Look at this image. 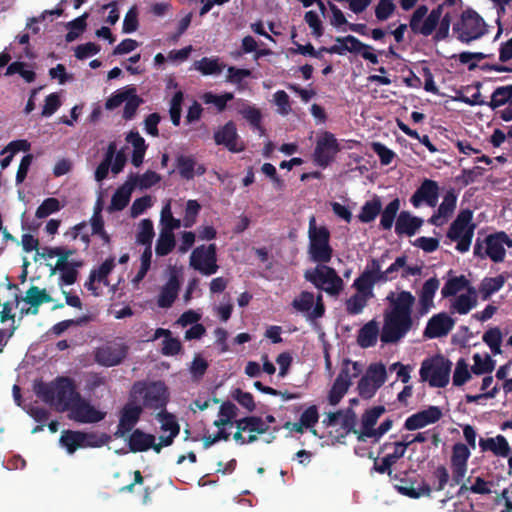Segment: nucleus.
I'll return each mask as SVG.
<instances>
[{"label": "nucleus", "instance_id": "f257e3e1", "mask_svg": "<svg viewBox=\"0 0 512 512\" xmlns=\"http://www.w3.org/2000/svg\"><path fill=\"white\" fill-rule=\"evenodd\" d=\"M389 307L384 313V323L381 332L376 321L365 324L359 331L358 343L363 348L372 347L378 337L383 344L396 343L412 328V308L415 297L409 291L391 292L387 296Z\"/></svg>", "mask_w": 512, "mask_h": 512}, {"label": "nucleus", "instance_id": "f03ea898", "mask_svg": "<svg viewBox=\"0 0 512 512\" xmlns=\"http://www.w3.org/2000/svg\"><path fill=\"white\" fill-rule=\"evenodd\" d=\"M34 392L44 402L61 411L69 410L70 418L80 423L101 421L105 414L97 410L76 392L73 382L68 378H58L51 383L38 382Z\"/></svg>", "mask_w": 512, "mask_h": 512}, {"label": "nucleus", "instance_id": "7ed1b4c3", "mask_svg": "<svg viewBox=\"0 0 512 512\" xmlns=\"http://www.w3.org/2000/svg\"><path fill=\"white\" fill-rule=\"evenodd\" d=\"M445 5H438L428 12L425 5L417 7L413 12L409 27L415 33L422 36H430L435 33L436 40H443L449 36L452 21V12L445 11Z\"/></svg>", "mask_w": 512, "mask_h": 512}, {"label": "nucleus", "instance_id": "20e7f679", "mask_svg": "<svg viewBox=\"0 0 512 512\" xmlns=\"http://www.w3.org/2000/svg\"><path fill=\"white\" fill-rule=\"evenodd\" d=\"M308 255L316 263H328L333 256L330 232L324 225H317L315 216L309 218Z\"/></svg>", "mask_w": 512, "mask_h": 512}, {"label": "nucleus", "instance_id": "39448f33", "mask_svg": "<svg viewBox=\"0 0 512 512\" xmlns=\"http://www.w3.org/2000/svg\"><path fill=\"white\" fill-rule=\"evenodd\" d=\"M131 396L134 400H141L143 407L151 410H165L169 399L166 385L161 381L137 382L133 385Z\"/></svg>", "mask_w": 512, "mask_h": 512}, {"label": "nucleus", "instance_id": "423d86ee", "mask_svg": "<svg viewBox=\"0 0 512 512\" xmlns=\"http://www.w3.org/2000/svg\"><path fill=\"white\" fill-rule=\"evenodd\" d=\"M452 30L457 40L469 44L487 33V25L478 13L467 10L454 22Z\"/></svg>", "mask_w": 512, "mask_h": 512}, {"label": "nucleus", "instance_id": "0eeeda50", "mask_svg": "<svg viewBox=\"0 0 512 512\" xmlns=\"http://www.w3.org/2000/svg\"><path fill=\"white\" fill-rule=\"evenodd\" d=\"M507 248H512V239L505 232H497L486 236L483 240L477 239L474 255L500 263L505 259Z\"/></svg>", "mask_w": 512, "mask_h": 512}, {"label": "nucleus", "instance_id": "6e6552de", "mask_svg": "<svg viewBox=\"0 0 512 512\" xmlns=\"http://www.w3.org/2000/svg\"><path fill=\"white\" fill-rule=\"evenodd\" d=\"M451 368L452 362L443 356L427 358L421 364L420 379L431 387L443 388L449 383Z\"/></svg>", "mask_w": 512, "mask_h": 512}, {"label": "nucleus", "instance_id": "1a4fd4ad", "mask_svg": "<svg viewBox=\"0 0 512 512\" xmlns=\"http://www.w3.org/2000/svg\"><path fill=\"white\" fill-rule=\"evenodd\" d=\"M472 218L473 214L470 210L461 211L447 232V237L457 243L456 250L460 253H465L470 249L475 230Z\"/></svg>", "mask_w": 512, "mask_h": 512}, {"label": "nucleus", "instance_id": "9d476101", "mask_svg": "<svg viewBox=\"0 0 512 512\" xmlns=\"http://www.w3.org/2000/svg\"><path fill=\"white\" fill-rule=\"evenodd\" d=\"M305 278L316 288L331 296H338L344 289V282L336 271L326 265H318L305 273Z\"/></svg>", "mask_w": 512, "mask_h": 512}, {"label": "nucleus", "instance_id": "9b49d317", "mask_svg": "<svg viewBox=\"0 0 512 512\" xmlns=\"http://www.w3.org/2000/svg\"><path fill=\"white\" fill-rule=\"evenodd\" d=\"M275 418L267 415L264 419L259 417H247L236 421L237 431L234 434V440L239 444L252 443L257 440L258 435L265 434L269 429V424L273 423Z\"/></svg>", "mask_w": 512, "mask_h": 512}, {"label": "nucleus", "instance_id": "f8f14e48", "mask_svg": "<svg viewBox=\"0 0 512 512\" xmlns=\"http://www.w3.org/2000/svg\"><path fill=\"white\" fill-rule=\"evenodd\" d=\"M387 380V369L384 364L372 363L358 382V393L364 399H371Z\"/></svg>", "mask_w": 512, "mask_h": 512}, {"label": "nucleus", "instance_id": "ddd939ff", "mask_svg": "<svg viewBox=\"0 0 512 512\" xmlns=\"http://www.w3.org/2000/svg\"><path fill=\"white\" fill-rule=\"evenodd\" d=\"M389 258L388 253H384L379 258L370 259L361 275L353 282V286H359L368 293H373L374 286L380 283H386L383 275V266Z\"/></svg>", "mask_w": 512, "mask_h": 512}, {"label": "nucleus", "instance_id": "4468645a", "mask_svg": "<svg viewBox=\"0 0 512 512\" xmlns=\"http://www.w3.org/2000/svg\"><path fill=\"white\" fill-rule=\"evenodd\" d=\"M190 266L202 275L210 276L218 271L216 245H200L190 255Z\"/></svg>", "mask_w": 512, "mask_h": 512}, {"label": "nucleus", "instance_id": "2eb2a0df", "mask_svg": "<svg viewBox=\"0 0 512 512\" xmlns=\"http://www.w3.org/2000/svg\"><path fill=\"white\" fill-rule=\"evenodd\" d=\"M295 312L303 315L308 321H314L324 315L325 307L322 301V295L317 297L313 293L303 291L297 295L292 303Z\"/></svg>", "mask_w": 512, "mask_h": 512}, {"label": "nucleus", "instance_id": "dca6fc26", "mask_svg": "<svg viewBox=\"0 0 512 512\" xmlns=\"http://www.w3.org/2000/svg\"><path fill=\"white\" fill-rule=\"evenodd\" d=\"M105 443V436H97L93 433L79 431H64L60 437L61 446L69 454H73L78 448L100 447Z\"/></svg>", "mask_w": 512, "mask_h": 512}, {"label": "nucleus", "instance_id": "f3484780", "mask_svg": "<svg viewBox=\"0 0 512 512\" xmlns=\"http://www.w3.org/2000/svg\"><path fill=\"white\" fill-rule=\"evenodd\" d=\"M339 150L335 136L328 131H322L317 136L314 161L318 166L326 167L334 160Z\"/></svg>", "mask_w": 512, "mask_h": 512}, {"label": "nucleus", "instance_id": "a211bd4d", "mask_svg": "<svg viewBox=\"0 0 512 512\" xmlns=\"http://www.w3.org/2000/svg\"><path fill=\"white\" fill-rule=\"evenodd\" d=\"M128 347L121 341L108 342L95 351V361L104 367H113L126 358Z\"/></svg>", "mask_w": 512, "mask_h": 512}, {"label": "nucleus", "instance_id": "6ab92c4d", "mask_svg": "<svg viewBox=\"0 0 512 512\" xmlns=\"http://www.w3.org/2000/svg\"><path fill=\"white\" fill-rule=\"evenodd\" d=\"M471 456V450L463 443H456L452 447L450 466L452 480L459 484L467 473V464Z\"/></svg>", "mask_w": 512, "mask_h": 512}, {"label": "nucleus", "instance_id": "aec40b11", "mask_svg": "<svg viewBox=\"0 0 512 512\" xmlns=\"http://www.w3.org/2000/svg\"><path fill=\"white\" fill-rule=\"evenodd\" d=\"M323 424L327 427H339L340 435L344 436L354 430L356 415L351 408L330 412L324 418Z\"/></svg>", "mask_w": 512, "mask_h": 512}, {"label": "nucleus", "instance_id": "412c9836", "mask_svg": "<svg viewBox=\"0 0 512 512\" xmlns=\"http://www.w3.org/2000/svg\"><path fill=\"white\" fill-rule=\"evenodd\" d=\"M72 255L63 256L51 266V274H60V285H72L77 278V270L82 266V262L71 258Z\"/></svg>", "mask_w": 512, "mask_h": 512}, {"label": "nucleus", "instance_id": "4be33fe9", "mask_svg": "<svg viewBox=\"0 0 512 512\" xmlns=\"http://www.w3.org/2000/svg\"><path fill=\"white\" fill-rule=\"evenodd\" d=\"M442 411L437 406H429L427 409L412 414L405 420L404 427L409 430H418L438 422L442 417Z\"/></svg>", "mask_w": 512, "mask_h": 512}, {"label": "nucleus", "instance_id": "5701e85b", "mask_svg": "<svg viewBox=\"0 0 512 512\" xmlns=\"http://www.w3.org/2000/svg\"><path fill=\"white\" fill-rule=\"evenodd\" d=\"M438 197V184L433 180L425 179L412 195L410 202L415 208L420 207L423 203L430 207H435L438 202Z\"/></svg>", "mask_w": 512, "mask_h": 512}, {"label": "nucleus", "instance_id": "b1692460", "mask_svg": "<svg viewBox=\"0 0 512 512\" xmlns=\"http://www.w3.org/2000/svg\"><path fill=\"white\" fill-rule=\"evenodd\" d=\"M157 420L160 423V430L162 432L158 438L160 446L168 447L173 443L174 438L178 436L180 426L176 417L165 410L157 413Z\"/></svg>", "mask_w": 512, "mask_h": 512}, {"label": "nucleus", "instance_id": "393cba45", "mask_svg": "<svg viewBox=\"0 0 512 512\" xmlns=\"http://www.w3.org/2000/svg\"><path fill=\"white\" fill-rule=\"evenodd\" d=\"M115 267V259H106L97 269L92 270L88 281L85 283V287L92 292L93 295L98 296L100 294V285H109L107 276L111 273Z\"/></svg>", "mask_w": 512, "mask_h": 512}, {"label": "nucleus", "instance_id": "a878e982", "mask_svg": "<svg viewBox=\"0 0 512 512\" xmlns=\"http://www.w3.org/2000/svg\"><path fill=\"white\" fill-rule=\"evenodd\" d=\"M129 450L132 452H143L153 449L156 453H160L163 446L160 441L156 442V437L152 434L145 433L139 429L132 432L128 439Z\"/></svg>", "mask_w": 512, "mask_h": 512}, {"label": "nucleus", "instance_id": "bb28decb", "mask_svg": "<svg viewBox=\"0 0 512 512\" xmlns=\"http://www.w3.org/2000/svg\"><path fill=\"white\" fill-rule=\"evenodd\" d=\"M214 139L216 144L224 145L231 152H240L244 149L243 144L238 140L237 129L232 121L217 130Z\"/></svg>", "mask_w": 512, "mask_h": 512}, {"label": "nucleus", "instance_id": "cd10ccee", "mask_svg": "<svg viewBox=\"0 0 512 512\" xmlns=\"http://www.w3.org/2000/svg\"><path fill=\"white\" fill-rule=\"evenodd\" d=\"M454 320L446 313L434 315L427 323L424 335L430 339L447 335L454 327Z\"/></svg>", "mask_w": 512, "mask_h": 512}, {"label": "nucleus", "instance_id": "c85d7f7f", "mask_svg": "<svg viewBox=\"0 0 512 512\" xmlns=\"http://www.w3.org/2000/svg\"><path fill=\"white\" fill-rule=\"evenodd\" d=\"M142 412V407L133 402L126 404L121 412V417L115 432V436L124 437L126 433L130 432L139 420Z\"/></svg>", "mask_w": 512, "mask_h": 512}, {"label": "nucleus", "instance_id": "c756f323", "mask_svg": "<svg viewBox=\"0 0 512 512\" xmlns=\"http://www.w3.org/2000/svg\"><path fill=\"white\" fill-rule=\"evenodd\" d=\"M478 303V294L476 288H469L468 291L461 293L450 301V311L453 314L467 315Z\"/></svg>", "mask_w": 512, "mask_h": 512}, {"label": "nucleus", "instance_id": "7c9ffc66", "mask_svg": "<svg viewBox=\"0 0 512 512\" xmlns=\"http://www.w3.org/2000/svg\"><path fill=\"white\" fill-rule=\"evenodd\" d=\"M394 487L400 494L412 499L428 496L431 492L429 485L423 481L401 479Z\"/></svg>", "mask_w": 512, "mask_h": 512}, {"label": "nucleus", "instance_id": "2f4dec72", "mask_svg": "<svg viewBox=\"0 0 512 512\" xmlns=\"http://www.w3.org/2000/svg\"><path fill=\"white\" fill-rule=\"evenodd\" d=\"M456 201V196L452 192H448L439 205L437 212L429 219V223L435 226L444 225L453 214Z\"/></svg>", "mask_w": 512, "mask_h": 512}, {"label": "nucleus", "instance_id": "473e14b6", "mask_svg": "<svg viewBox=\"0 0 512 512\" xmlns=\"http://www.w3.org/2000/svg\"><path fill=\"white\" fill-rule=\"evenodd\" d=\"M479 446L482 452L491 451L495 456L506 458L510 455L511 449L502 435L490 438H480Z\"/></svg>", "mask_w": 512, "mask_h": 512}, {"label": "nucleus", "instance_id": "72a5a7b5", "mask_svg": "<svg viewBox=\"0 0 512 512\" xmlns=\"http://www.w3.org/2000/svg\"><path fill=\"white\" fill-rule=\"evenodd\" d=\"M385 408L383 406H376L369 410H367L361 419V429L358 432V439L359 440H366L367 438H370L371 433L375 429L374 426L377 423L380 416L384 413ZM354 433H357V431H354Z\"/></svg>", "mask_w": 512, "mask_h": 512}, {"label": "nucleus", "instance_id": "f704fd0d", "mask_svg": "<svg viewBox=\"0 0 512 512\" xmlns=\"http://www.w3.org/2000/svg\"><path fill=\"white\" fill-rule=\"evenodd\" d=\"M440 282L433 277L425 281L419 294L420 314H426L434 306V297Z\"/></svg>", "mask_w": 512, "mask_h": 512}, {"label": "nucleus", "instance_id": "c9c22d12", "mask_svg": "<svg viewBox=\"0 0 512 512\" xmlns=\"http://www.w3.org/2000/svg\"><path fill=\"white\" fill-rule=\"evenodd\" d=\"M469 288H475L471 285L468 278L464 275L450 276L444 286L441 289V295L443 298L455 297L461 293L469 290Z\"/></svg>", "mask_w": 512, "mask_h": 512}, {"label": "nucleus", "instance_id": "e433bc0d", "mask_svg": "<svg viewBox=\"0 0 512 512\" xmlns=\"http://www.w3.org/2000/svg\"><path fill=\"white\" fill-rule=\"evenodd\" d=\"M176 167L182 178L190 180L195 175H202L205 173V168L198 165L193 156L180 155L176 159Z\"/></svg>", "mask_w": 512, "mask_h": 512}, {"label": "nucleus", "instance_id": "4c0bfd02", "mask_svg": "<svg viewBox=\"0 0 512 512\" xmlns=\"http://www.w3.org/2000/svg\"><path fill=\"white\" fill-rule=\"evenodd\" d=\"M364 47V43H362L359 39L352 35H348L345 37H338L335 40V44L325 51L331 54L344 55L347 52L350 53H358L361 51V48Z\"/></svg>", "mask_w": 512, "mask_h": 512}, {"label": "nucleus", "instance_id": "58836bf2", "mask_svg": "<svg viewBox=\"0 0 512 512\" xmlns=\"http://www.w3.org/2000/svg\"><path fill=\"white\" fill-rule=\"evenodd\" d=\"M423 220L412 216L408 212H401L395 223V231L397 234L414 235L421 227Z\"/></svg>", "mask_w": 512, "mask_h": 512}, {"label": "nucleus", "instance_id": "ea45409f", "mask_svg": "<svg viewBox=\"0 0 512 512\" xmlns=\"http://www.w3.org/2000/svg\"><path fill=\"white\" fill-rule=\"evenodd\" d=\"M179 286L178 278L172 275L160 290L157 299L158 306L161 308H169L178 295Z\"/></svg>", "mask_w": 512, "mask_h": 512}, {"label": "nucleus", "instance_id": "a19ab883", "mask_svg": "<svg viewBox=\"0 0 512 512\" xmlns=\"http://www.w3.org/2000/svg\"><path fill=\"white\" fill-rule=\"evenodd\" d=\"M163 337L162 343V354L165 356H174L178 354L181 350V342L179 339L172 337L171 331L163 328H158L151 340H157Z\"/></svg>", "mask_w": 512, "mask_h": 512}, {"label": "nucleus", "instance_id": "79ce46f5", "mask_svg": "<svg viewBox=\"0 0 512 512\" xmlns=\"http://www.w3.org/2000/svg\"><path fill=\"white\" fill-rule=\"evenodd\" d=\"M356 293L346 301V310L349 314L357 315L366 307L369 299L374 297V293H368L359 286H353Z\"/></svg>", "mask_w": 512, "mask_h": 512}, {"label": "nucleus", "instance_id": "37998d69", "mask_svg": "<svg viewBox=\"0 0 512 512\" xmlns=\"http://www.w3.org/2000/svg\"><path fill=\"white\" fill-rule=\"evenodd\" d=\"M134 188L135 181L127 180L121 185L112 196L110 210L120 211L124 209L130 201Z\"/></svg>", "mask_w": 512, "mask_h": 512}, {"label": "nucleus", "instance_id": "c03bdc74", "mask_svg": "<svg viewBox=\"0 0 512 512\" xmlns=\"http://www.w3.org/2000/svg\"><path fill=\"white\" fill-rule=\"evenodd\" d=\"M237 415V407L231 402H225L220 406L217 419L214 421V426L218 430L224 429L227 431L228 428L233 427V421Z\"/></svg>", "mask_w": 512, "mask_h": 512}, {"label": "nucleus", "instance_id": "a18cd8bd", "mask_svg": "<svg viewBox=\"0 0 512 512\" xmlns=\"http://www.w3.org/2000/svg\"><path fill=\"white\" fill-rule=\"evenodd\" d=\"M126 140L133 147L132 159H131L132 164L135 167H139L143 162L145 152L147 149L145 140L143 137L140 136V134L138 132H133V131H131L127 135Z\"/></svg>", "mask_w": 512, "mask_h": 512}, {"label": "nucleus", "instance_id": "49530a36", "mask_svg": "<svg viewBox=\"0 0 512 512\" xmlns=\"http://www.w3.org/2000/svg\"><path fill=\"white\" fill-rule=\"evenodd\" d=\"M160 231L174 233L175 230L183 226V220L177 219L172 214L171 200H167L160 214Z\"/></svg>", "mask_w": 512, "mask_h": 512}, {"label": "nucleus", "instance_id": "de8ad7c7", "mask_svg": "<svg viewBox=\"0 0 512 512\" xmlns=\"http://www.w3.org/2000/svg\"><path fill=\"white\" fill-rule=\"evenodd\" d=\"M155 236L153 222L150 219H142L136 228V242L144 245L145 249H152V240Z\"/></svg>", "mask_w": 512, "mask_h": 512}, {"label": "nucleus", "instance_id": "09e8293b", "mask_svg": "<svg viewBox=\"0 0 512 512\" xmlns=\"http://www.w3.org/2000/svg\"><path fill=\"white\" fill-rule=\"evenodd\" d=\"M505 280L503 275L484 278L479 286V293L482 299L488 300L494 293L498 292L504 286Z\"/></svg>", "mask_w": 512, "mask_h": 512}, {"label": "nucleus", "instance_id": "8fccbe9b", "mask_svg": "<svg viewBox=\"0 0 512 512\" xmlns=\"http://www.w3.org/2000/svg\"><path fill=\"white\" fill-rule=\"evenodd\" d=\"M495 368V360L487 353H475L471 371L476 375L491 373Z\"/></svg>", "mask_w": 512, "mask_h": 512}, {"label": "nucleus", "instance_id": "3c124183", "mask_svg": "<svg viewBox=\"0 0 512 512\" xmlns=\"http://www.w3.org/2000/svg\"><path fill=\"white\" fill-rule=\"evenodd\" d=\"M23 301L27 304H30L33 308L31 313L36 314L38 311L37 307L42 303L49 302L50 297L45 290L33 286L27 290ZM29 312L30 309L27 310V313Z\"/></svg>", "mask_w": 512, "mask_h": 512}, {"label": "nucleus", "instance_id": "603ef678", "mask_svg": "<svg viewBox=\"0 0 512 512\" xmlns=\"http://www.w3.org/2000/svg\"><path fill=\"white\" fill-rule=\"evenodd\" d=\"M175 244L176 242L174 233L160 231L155 244L156 255L159 257L168 255L173 251Z\"/></svg>", "mask_w": 512, "mask_h": 512}, {"label": "nucleus", "instance_id": "864d4df0", "mask_svg": "<svg viewBox=\"0 0 512 512\" xmlns=\"http://www.w3.org/2000/svg\"><path fill=\"white\" fill-rule=\"evenodd\" d=\"M196 70L200 71L203 75H218L224 69V65L219 62L218 58L204 57L194 63Z\"/></svg>", "mask_w": 512, "mask_h": 512}, {"label": "nucleus", "instance_id": "5fc2aeb1", "mask_svg": "<svg viewBox=\"0 0 512 512\" xmlns=\"http://www.w3.org/2000/svg\"><path fill=\"white\" fill-rule=\"evenodd\" d=\"M362 371V365L351 360H344L340 373L336 379L347 382V386H351L352 379L357 377Z\"/></svg>", "mask_w": 512, "mask_h": 512}, {"label": "nucleus", "instance_id": "6e6d98bb", "mask_svg": "<svg viewBox=\"0 0 512 512\" xmlns=\"http://www.w3.org/2000/svg\"><path fill=\"white\" fill-rule=\"evenodd\" d=\"M152 262V249H144L143 253L140 256V267L132 278L131 283L134 287H138L141 281L145 278L147 272L150 269Z\"/></svg>", "mask_w": 512, "mask_h": 512}, {"label": "nucleus", "instance_id": "4d7b16f0", "mask_svg": "<svg viewBox=\"0 0 512 512\" xmlns=\"http://www.w3.org/2000/svg\"><path fill=\"white\" fill-rule=\"evenodd\" d=\"M116 151V143L111 142L108 147L105 154V157L103 161L98 165L96 171H95V179L98 182H101L104 180L109 172V168L111 167L112 159L114 156V153Z\"/></svg>", "mask_w": 512, "mask_h": 512}, {"label": "nucleus", "instance_id": "13d9d810", "mask_svg": "<svg viewBox=\"0 0 512 512\" xmlns=\"http://www.w3.org/2000/svg\"><path fill=\"white\" fill-rule=\"evenodd\" d=\"M482 339L493 355L501 354L502 333L499 328L489 329L484 333Z\"/></svg>", "mask_w": 512, "mask_h": 512}, {"label": "nucleus", "instance_id": "bf43d9fd", "mask_svg": "<svg viewBox=\"0 0 512 512\" xmlns=\"http://www.w3.org/2000/svg\"><path fill=\"white\" fill-rule=\"evenodd\" d=\"M512 98V84L498 87L494 90L490 99V107L492 109L498 108L500 106L509 103Z\"/></svg>", "mask_w": 512, "mask_h": 512}, {"label": "nucleus", "instance_id": "052dcab7", "mask_svg": "<svg viewBox=\"0 0 512 512\" xmlns=\"http://www.w3.org/2000/svg\"><path fill=\"white\" fill-rule=\"evenodd\" d=\"M381 210V201L378 198H374L367 201L359 214V219L363 223H369L373 221Z\"/></svg>", "mask_w": 512, "mask_h": 512}, {"label": "nucleus", "instance_id": "680f3d73", "mask_svg": "<svg viewBox=\"0 0 512 512\" xmlns=\"http://www.w3.org/2000/svg\"><path fill=\"white\" fill-rule=\"evenodd\" d=\"M400 208V202L398 199L392 200L382 211L380 225L383 229H391L395 216Z\"/></svg>", "mask_w": 512, "mask_h": 512}, {"label": "nucleus", "instance_id": "e2e57ef3", "mask_svg": "<svg viewBox=\"0 0 512 512\" xmlns=\"http://www.w3.org/2000/svg\"><path fill=\"white\" fill-rule=\"evenodd\" d=\"M348 389L349 386H347V382H343L341 379H335L327 396V401L329 405H338L341 399L347 393Z\"/></svg>", "mask_w": 512, "mask_h": 512}, {"label": "nucleus", "instance_id": "0e129e2a", "mask_svg": "<svg viewBox=\"0 0 512 512\" xmlns=\"http://www.w3.org/2000/svg\"><path fill=\"white\" fill-rule=\"evenodd\" d=\"M87 17H88V14L84 13L82 16L70 21L67 24V28L69 30L68 33L66 34L67 42H73L85 30Z\"/></svg>", "mask_w": 512, "mask_h": 512}, {"label": "nucleus", "instance_id": "69168bd1", "mask_svg": "<svg viewBox=\"0 0 512 512\" xmlns=\"http://www.w3.org/2000/svg\"><path fill=\"white\" fill-rule=\"evenodd\" d=\"M273 103L276 106V111L281 116H287L291 113V101L289 95L284 90H278L273 94Z\"/></svg>", "mask_w": 512, "mask_h": 512}, {"label": "nucleus", "instance_id": "338daca9", "mask_svg": "<svg viewBox=\"0 0 512 512\" xmlns=\"http://www.w3.org/2000/svg\"><path fill=\"white\" fill-rule=\"evenodd\" d=\"M471 378V373L469 370V365L465 361V359L460 358L455 366L453 373V385L461 386L465 384Z\"/></svg>", "mask_w": 512, "mask_h": 512}, {"label": "nucleus", "instance_id": "774afa93", "mask_svg": "<svg viewBox=\"0 0 512 512\" xmlns=\"http://www.w3.org/2000/svg\"><path fill=\"white\" fill-rule=\"evenodd\" d=\"M239 113L246 119L252 127H260L262 114L257 107L243 103L239 108Z\"/></svg>", "mask_w": 512, "mask_h": 512}]
</instances>
